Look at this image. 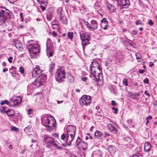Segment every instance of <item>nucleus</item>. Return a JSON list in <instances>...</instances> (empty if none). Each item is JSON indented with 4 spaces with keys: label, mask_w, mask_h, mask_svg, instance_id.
I'll list each match as a JSON object with an SVG mask.
<instances>
[{
    "label": "nucleus",
    "mask_w": 157,
    "mask_h": 157,
    "mask_svg": "<svg viewBox=\"0 0 157 157\" xmlns=\"http://www.w3.org/2000/svg\"><path fill=\"white\" fill-rule=\"evenodd\" d=\"M76 128L73 125H70L67 127V133L75 134Z\"/></svg>",
    "instance_id": "obj_13"
},
{
    "label": "nucleus",
    "mask_w": 157,
    "mask_h": 157,
    "mask_svg": "<svg viewBox=\"0 0 157 157\" xmlns=\"http://www.w3.org/2000/svg\"><path fill=\"white\" fill-rule=\"evenodd\" d=\"M52 16L51 13H49L47 14V18L48 21H51L52 19Z\"/></svg>",
    "instance_id": "obj_32"
},
{
    "label": "nucleus",
    "mask_w": 157,
    "mask_h": 157,
    "mask_svg": "<svg viewBox=\"0 0 157 157\" xmlns=\"http://www.w3.org/2000/svg\"><path fill=\"white\" fill-rule=\"evenodd\" d=\"M21 101V98L20 97H17L13 100V102L15 105L19 104Z\"/></svg>",
    "instance_id": "obj_23"
},
{
    "label": "nucleus",
    "mask_w": 157,
    "mask_h": 157,
    "mask_svg": "<svg viewBox=\"0 0 157 157\" xmlns=\"http://www.w3.org/2000/svg\"><path fill=\"white\" fill-rule=\"evenodd\" d=\"M55 68V64L54 63H51L49 66V72L50 74L52 75L53 71Z\"/></svg>",
    "instance_id": "obj_21"
},
{
    "label": "nucleus",
    "mask_w": 157,
    "mask_h": 157,
    "mask_svg": "<svg viewBox=\"0 0 157 157\" xmlns=\"http://www.w3.org/2000/svg\"><path fill=\"white\" fill-rule=\"evenodd\" d=\"M128 80L126 78H124L123 81V85L125 86H127L128 84Z\"/></svg>",
    "instance_id": "obj_33"
},
{
    "label": "nucleus",
    "mask_w": 157,
    "mask_h": 157,
    "mask_svg": "<svg viewBox=\"0 0 157 157\" xmlns=\"http://www.w3.org/2000/svg\"><path fill=\"white\" fill-rule=\"evenodd\" d=\"M22 13H20V16L21 18V21H23V18L22 17Z\"/></svg>",
    "instance_id": "obj_60"
},
{
    "label": "nucleus",
    "mask_w": 157,
    "mask_h": 157,
    "mask_svg": "<svg viewBox=\"0 0 157 157\" xmlns=\"http://www.w3.org/2000/svg\"><path fill=\"white\" fill-rule=\"evenodd\" d=\"M144 94H146L147 95L148 97H149L150 96V94L147 93V90H146L145 92H144Z\"/></svg>",
    "instance_id": "obj_58"
},
{
    "label": "nucleus",
    "mask_w": 157,
    "mask_h": 157,
    "mask_svg": "<svg viewBox=\"0 0 157 157\" xmlns=\"http://www.w3.org/2000/svg\"><path fill=\"white\" fill-rule=\"evenodd\" d=\"M46 52L48 57H52L54 52V49H46Z\"/></svg>",
    "instance_id": "obj_24"
},
{
    "label": "nucleus",
    "mask_w": 157,
    "mask_h": 157,
    "mask_svg": "<svg viewBox=\"0 0 157 157\" xmlns=\"http://www.w3.org/2000/svg\"><path fill=\"white\" fill-rule=\"evenodd\" d=\"M152 117L150 115V116H149L148 117H146V119L148 120V119L151 120L152 119Z\"/></svg>",
    "instance_id": "obj_57"
},
{
    "label": "nucleus",
    "mask_w": 157,
    "mask_h": 157,
    "mask_svg": "<svg viewBox=\"0 0 157 157\" xmlns=\"http://www.w3.org/2000/svg\"><path fill=\"white\" fill-rule=\"evenodd\" d=\"M80 37L83 46H86L89 44L90 37L87 33H82L80 34Z\"/></svg>",
    "instance_id": "obj_9"
},
{
    "label": "nucleus",
    "mask_w": 157,
    "mask_h": 157,
    "mask_svg": "<svg viewBox=\"0 0 157 157\" xmlns=\"http://www.w3.org/2000/svg\"><path fill=\"white\" fill-rule=\"evenodd\" d=\"M151 148V145L148 142H146L144 144V150L147 152L149 151Z\"/></svg>",
    "instance_id": "obj_17"
},
{
    "label": "nucleus",
    "mask_w": 157,
    "mask_h": 157,
    "mask_svg": "<svg viewBox=\"0 0 157 157\" xmlns=\"http://www.w3.org/2000/svg\"><path fill=\"white\" fill-rule=\"evenodd\" d=\"M46 75L42 74L35 80L33 82V84L36 87H38L42 85V83L46 80Z\"/></svg>",
    "instance_id": "obj_7"
},
{
    "label": "nucleus",
    "mask_w": 157,
    "mask_h": 157,
    "mask_svg": "<svg viewBox=\"0 0 157 157\" xmlns=\"http://www.w3.org/2000/svg\"><path fill=\"white\" fill-rule=\"evenodd\" d=\"M82 79L83 81H85L87 80V78L84 76H83L82 77Z\"/></svg>",
    "instance_id": "obj_53"
},
{
    "label": "nucleus",
    "mask_w": 157,
    "mask_h": 157,
    "mask_svg": "<svg viewBox=\"0 0 157 157\" xmlns=\"http://www.w3.org/2000/svg\"><path fill=\"white\" fill-rule=\"evenodd\" d=\"M136 24L137 25H143V23L140 20H138L136 21Z\"/></svg>",
    "instance_id": "obj_37"
},
{
    "label": "nucleus",
    "mask_w": 157,
    "mask_h": 157,
    "mask_svg": "<svg viewBox=\"0 0 157 157\" xmlns=\"http://www.w3.org/2000/svg\"><path fill=\"white\" fill-rule=\"evenodd\" d=\"M105 135L104 136L105 137H106L107 136H109V133L107 132H105Z\"/></svg>",
    "instance_id": "obj_54"
},
{
    "label": "nucleus",
    "mask_w": 157,
    "mask_h": 157,
    "mask_svg": "<svg viewBox=\"0 0 157 157\" xmlns=\"http://www.w3.org/2000/svg\"><path fill=\"white\" fill-rule=\"evenodd\" d=\"M117 110L118 109L117 108H116L114 110V113L115 114H117Z\"/></svg>",
    "instance_id": "obj_62"
},
{
    "label": "nucleus",
    "mask_w": 157,
    "mask_h": 157,
    "mask_svg": "<svg viewBox=\"0 0 157 157\" xmlns=\"http://www.w3.org/2000/svg\"><path fill=\"white\" fill-rule=\"evenodd\" d=\"M150 64H149V67H152L153 66V65H154V63H153L152 62H150Z\"/></svg>",
    "instance_id": "obj_56"
},
{
    "label": "nucleus",
    "mask_w": 157,
    "mask_h": 157,
    "mask_svg": "<svg viewBox=\"0 0 157 157\" xmlns=\"http://www.w3.org/2000/svg\"><path fill=\"white\" fill-rule=\"evenodd\" d=\"M31 127L30 126L28 125L24 129L25 132L26 133H28L30 132V128Z\"/></svg>",
    "instance_id": "obj_30"
},
{
    "label": "nucleus",
    "mask_w": 157,
    "mask_h": 157,
    "mask_svg": "<svg viewBox=\"0 0 157 157\" xmlns=\"http://www.w3.org/2000/svg\"><path fill=\"white\" fill-rule=\"evenodd\" d=\"M46 49H54L53 46V43L50 40V39L48 38L46 42Z\"/></svg>",
    "instance_id": "obj_18"
},
{
    "label": "nucleus",
    "mask_w": 157,
    "mask_h": 157,
    "mask_svg": "<svg viewBox=\"0 0 157 157\" xmlns=\"http://www.w3.org/2000/svg\"><path fill=\"white\" fill-rule=\"evenodd\" d=\"M10 11L4 8L3 9L0 10V17H2L3 22H5L6 19L9 18Z\"/></svg>",
    "instance_id": "obj_8"
},
{
    "label": "nucleus",
    "mask_w": 157,
    "mask_h": 157,
    "mask_svg": "<svg viewBox=\"0 0 157 157\" xmlns=\"http://www.w3.org/2000/svg\"><path fill=\"white\" fill-rule=\"evenodd\" d=\"M91 102V97L87 95H83L79 100L80 104L83 106L90 105Z\"/></svg>",
    "instance_id": "obj_6"
},
{
    "label": "nucleus",
    "mask_w": 157,
    "mask_h": 157,
    "mask_svg": "<svg viewBox=\"0 0 157 157\" xmlns=\"http://www.w3.org/2000/svg\"><path fill=\"white\" fill-rule=\"evenodd\" d=\"M62 8L61 7H59L57 9V13L60 16L63 15L62 13Z\"/></svg>",
    "instance_id": "obj_29"
},
{
    "label": "nucleus",
    "mask_w": 157,
    "mask_h": 157,
    "mask_svg": "<svg viewBox=\"0 0 157 157\" xmlns=\"http://www.w3.org/2000/svg\"><path fill=\"white\" fill-rule=\"evenodd\" d=\"M128 96L132 99H135V97H134V93L132 94L130 93H129L128 94Z\"/></svg>",
    "instance_id": "obj_36"
},
{
    "label": "nucleus",
    "mask_w": 157,
    "mask_h": 157,
    "mask_svg": "<svg viewBox=\"0 0 157 157\" xmlns=\"http://www.w3.org/2000/svg\"><path fill=\"white\" fill-rule=\"evenodd\" d=\"M83 142L82 140L79 137H78L76 141V144L78 147H79V146L81 145L80 144Z\"/></svg>",
    "instance_id": "obj_28"
},
{
    "label": "nucleus",
    "mask_w": 157,
    "mask_h": 157,
    "mask_svg": "<svg viewBox=\"0 0 157 157\" xmlns=\"http://www.w3.org/2000/svg\"><path fill=\"white\" fill-rule=\"evenodd\" d=\"M132 157H142V155L140 154L133 155Z\"/></svg>",
    "instance_id": "obj_42"
},
{
    "label": "nucleus",
    "mask_w": 157,
    "mask_h": 157,
    "mask_svg": "<svg viewBox=\"0 0 157 157\" xmlns=\"http://www.w3.org/2000/svg\"><path fill=\"white\" fill-rule=\"evenodd\" d=\"M108 7L109 9H111L112 10L111 11L112 12H113L114 11V7L112 5L111 6V8H110V7H109V6H108Z\"/></svg>",
    "instance_id": "obj_41"
},
{
    "label": "nucleus",
    "mask_w": 157,
    "mask_h": 157,
    "mask_svg": "<svg viewBox=\"0 0 157 157\" xmlns=\"http://www.w3.org/2000/svg\"><path fill=\"white\" fill-rule=\"evenodd\" d=\"M26 46L31 56H32L33 54H36L40 52L39 44L33 40H29Z\"/></svg>",
    "instance_id": "obj_2"
},
{
    "label": "nucleus",
    "mask_w": 157,
    "mask_h": 157,
    "mask_svg": "<svg viewBox=\"0 0 157 157\" xmlns=\"http://www.w3.org/2000/svg\"><path fill=\"white\" fill-rule=\"evenodd\" d=\"M66 73L63 69H58L56 73L55 78L56 81L59 82L63 81L65 78Z\"/></svg>",
    "instance_id": "obj_5"
},
{
    "label": "nucleus",
    "mask_w": 157,
    "mask_h": 157,
    "mask_svg": "<svg viewBox=\"0 0 157 157\" xmlns=\"http://www.w3.org/2000/svg\"><path fill=\"white\" fill-rule=\"evenodd\" d=\"M136 56L137 59H141V56L140 53H136Z\"/></svg>",
    "instance_id": "obj_35"
},
{
    "label": "nucleus",
    "mask_w": 157,
    "mask_h": 157,
    "mask_svg": "<svg viewBox=\"0 0 157 157\" xmlns=\"http://www.w3.org/2000/svg\"><path fill=\"white\" fill-rule=\"evenodd\" d=\"M41 122L44 125L50 129H53L56 127V122L53 118L45 117L41 120Z\"/></svg>",
    "instance_id": "obj_4"
},
{
    "label": "nucleus",
    "mask_w": 157,
    "mask_h": 157,
    "mask_svg": "<svg viewBox=\"0 0 157 157\" xmlns=\"http://www.w3.org/2000/svg\"><path fill=\"white\" fill-rule=\"evenodd\" d=\"M63 101H59L57 100V103L58 104H59L60 103H62L63 102Z\"/></svg>",
    "instance_id": "obj_63"
},
{
    "label": "nucleus",
    "mask_w": 157,
    "mask_h": 157,
    "mask_svg": "<svg viewBox=\"0 0 157 157\" xmlns=\"http://www.w3.org/2000/svg\"><path fill=\"white\" fill-rule=\"evenodd\" d=\"M32 112V110L31 109H29L28 110V114L29 115L31 114Z\"/></svg>",
    "instance_id": "obj_51"
},
{
    "label": "nucleus",
    "mask_w": 157,
    "mask_h": 157,
    "mask_svg": "<svg viewBox=\"0 0 157 157\" xmlns=\"http://www.w3.org/2000/svg\"><path fill=\"white\" fill-rule=\"evenodd\" d=\"M94 136L96 138L100 139L102 137V133L99 131H97L94 133Z\"/></svg>",
    "instance_id": "obj_20"
},
{
    "label": "nucleus",
    "mask_w": 157,
    "mask_h": 157,
    "mask_svg": "<svg viewBox=\"0 0 157 157\" xmlns=\"http://www.w3.org/2000/svg\"><path fill=\"white\" fill-rule=\"evenodd\" d=\"M6 113L8 116L12 117L15 114V112L13 109L7 110Z\"/></svg>",
    "instance_id": "obj_25"
},
{
    "label": "nucleus",
    "mask_w": 157,
    "mask_h": 157,
    "mask_svg": "<svg viewBox=\"0 0 157 157\" xmlns=\"http://www.w3.org/2000/svg\"><path fill=\"white\" fill-rule=\"evenodd\" d=\"M13 59V58L12 57H10L8 59V61L10 63H11L12 62V60Z\"/></svg>",
    "instance_id": "obj_50"
},
{
    "label": "nucleus",
    "mask_w": 157,
    "mask_h": 157,
    "mask_svg": "<svg viewBox=\"0 0 157 157\" xmlns=\"http://www.w3.org/2000/svg\"><path fill=\"white\" fill-rule=\"evenodd\" d=\"M134 97L136 98V97H138L139 96V93H134Z\"/></svg>",
    "instance_id": "obj_52"
},
{
    "label": "nucleus",
    "mask_w": 157,
    "mask_h": 157,
    "mask_svg": "<svg viewBox=\"0 0 157 157\" xmlns=\"http://www.w3.org/2000/svg\"><path fill=\"white\" fill-rule=\"evenodd\" d=\"M113 148H114V147H113V145H110L109 147V150L110 151L112 152V149Z\"/></svg>",
    "instance_id": "obj_46"
},
{
    "label": "nucleus",
    "mask_w": 157,
    "mask_h": 157,
    "mask_svg": "<svg viewBox=\"0 0 157 157\" xmlns=\"http://www.w3.org/2000/svg\"><path fill=\"white\" fill-rule=\"evenodd\" d=\"M14 45L15 47L19 50L21 51L22 50L23 48L22 44L18 40H16V41H15Z\"/></svg>",
    "instance_id": "obj_19"
},
{
    "label": "nucleus",
    "mask_w": 157,
    "mask_h": 157,
    "mask_svg": "<svg viewBox=\"0 0 157 157\" xmlns=\"http://www.w3.org/2000/svg\"><path fill=\"white\" fill-rule=\"evenodd\" d=\"M107 127L109 130L113 133L116 134L118 131L115 127L111 124H108L107 125Z\"/></svg>",
    "instance_id": "obj_15"
},
{
    "label": "nucleus",
    "mask_w": 157,
    "mask_h": 157,
    "mask_svg": "<svg viewBox=\"0 0 157 157\" xmlns=\"http://www.w3.org/2000/svg\"><path fill=\"white\" fill-rule=\"evenodd\" d=\"M60 19V21L63 24H66L67 23V19L66 17L63 15L59 16Z\"/></svg>",
    "instance_id": "obj_22"
},
{
    "label": "nucleus",
    "mask_w": 157,
    "mask_h": 157,
    "mask_svg": "<svg viewBox=\"0 0 157 157\" xmlns=\"http://www.w3.org/2000/svg\"><path fill=\"white\" fill-rule=\"evenodd\" d=\"M52 34L54 37H56L57 36L56 33L54 31H53Z\"/></svg>",
    "instance_id": "obj_55"
},
{
    "label": "nucleus",
    "mask_w": 157,
    "mask_h": 157,
    "mask_svg": "<svg viewBox=\"0 0 157 157\" xmlns=\"http://www.w3.org/2000/svg\"><path fill=\"white\" fill-rule=\"evenodd\" d=\"M11 130H13L16 132H17L19 131L18 129L15 127H13L12 128H11Z\"/></svg>",
    "instance_id": "obj_40"
},
{
    "label": "nucleus",
    "mask_w": 157,
    "mask_h": 157,
    "mask_svg": "<svg viewBox=\"0 0 157 157\" xmlns=\"http://www.w3.org/2000/svg\"><path fill=\"white\" fill-rule=\"evenodd\" d=\"M43 142L44 143L46 144V146L49 148L52 146H54L58 149H61L62 148L61 147L58 146L55 143L53 138L48 136H44Z\"/></svg>",
    "instance_id": "obj_3"
},
{
    "label": "nucleus",
    "mask_w": 157,
    "mask_h": 157,
    "mask_svg": "<svg viewBox=\"0 0 157 157\" xmlns=\"http://www.w3.org/2000/svg\"><path fill=\"white\" fill-rule=\"evenodd\" d=\"M43 71L40 68L39 66L37 65L32 71V76L34 78L37 76L39 74L42 72Z\"/></svg>",
    "instance_id": "obj_11"
},
{
    "label": "nucleus",
    "mask_w": 157,
    "mask_h": 157,
    "mask_svg": "<svg viewBox=\"0 0 157 157\" xmlns=\"http://www.w3.org/2000/svg\"><path fill=\"white\" fill-rule=\"evenodd\" d=\"M101 26L102 28L103 29L106 30L107 29L108 26V22L107 21L106 18H104L102 19L101 21Z\"/></svg>",
    "instance_id": "obj_14"
},
{
    "label": "nucleus",
    "mask_w": 157,
    "mask_h": 157,
    "mask_svg": "<svg viewBox=\"0 0 157 157\" xmlns=\"http://www.w3.org/2000/svg\"><path fill=\"white\" fill-rule=\"evenodd\" d=\"M144 83H149V81L148 79L147 78H146L144 80Z\"/></svg>",
    "instance_id": "obj_49"
},
{
    "label": "nucleus",
    "mask_w": 157,
    "mask_h": 157,
    "mask_svg": "<svg viewBox=\"0 0 157 157\" xmlns=\"http://www.w3.org/2000/svg\"><path fill=\"white\" fill-rule=\"evenodd\" d=\"M8 71V69L7 68H4L3 69V72H5L6 71Z\"/></svg>",
    "instance_id": "obj_61"
},
{
    "label": "nucleus",
    "mask_w": 157,
    "mask_h": 157,
    "mask_svg": "<svg viewBox=\"0 0 157 157\" xmlns=\"http://www.w3.org/2000/svg\"><path fill=\"white\" fill-rule=\"evenodd\" d=\"M84 24L89 29V26H90V23L86 21H84Z\"/></svg>",
    "instance_id": "obj_38"
},
{
    "label": "nucleus",
    "mask_w": 157,
    "mask_h": 157,
    "mask_svg": "<svg viewBox=\"0 0 157 157\" xmlns=\"http://www.w3.org/2000/svg\"><path fill=\"white\" fill-rule=\"evenodd\" d=\"M40 8L42 9L43 11H44V10H45V7L43 6H41Z\"/></svg>",
    "instance_id": "obj_59"
},
{
    "label": "nucleus",
    "mask_w": 157,
    "mask_h": 157,
    "mask_svg": "<svg viewBox=\"0 0 157 157\" xmlns=\"http://www.w3.org/2000/svg\"><path fill=\"white\" fill-rule=\"evenodd\" d=\"M75 135V134L67 133V138L66 142L68 145H71V143L73 141Z\"/></svg>",
    "instance_id": "obj_12"
},
{
    "label": "nucleus",
    "mask_w": 157,
    "mask_h": 157,
    "mask_svg": "<svg viewBox=\"0 0 157 157\" xmlns=\"http://www.w3.org/2000/svg\"><path fill=\"white\" fill-rule=\"evenodd\" d=\"M138 33V31L136 30H134L132 31V34L134 35H136Z\"/></svg>",
    "instance_id": "obj_44"
},
{
    "label": "nucleus",
    "mask_w": 157,
    "mask_h": 157,
    "mask_svg": "<svg viewBox=\"0 0 157 157\" xmlns=\"http://www.w3.org/2000/svg\"><path fill=\"white\" fill-rule=\"evenodd\" d=\"M67 36L69 38L72 39L73 36V33L69 32L68 33Z\"/></svg>",
    "instance_id": "obj_34"
},
{
    "label": "nucleus",
    "mask_w": 157,
    "mask_h": 157,
    "mask_svg": "<svg viewBox=\"0 0 157 157\" xmlns=\"http://www.w3.org/2000/svg\"><path fill=\"white\" fill-rule=\"evenodd\" d=\"M19 71L22 74H24V70L23 67H21L19 69Z\"/></svg>",
    "instance_id": "obj_39"
},
{
    "label": "nucleus",
    "mask_w": 157,
    "mask_h": 157,
    "mask_svg": "<svg viewBox=\"0 0 157 157\" xmlns=\"http://www.w3.org/2000/svg\"><path fill=\"white\" fill-rule=\"evenodd\" d=\"M111 105L113 106H116L117 105V103L115 102L114 101L112 100L111 101Z\"/></svg>",
    "instance_id": "obj_45"
},
{
    "label": "nucleus",
    "mask_w": 157,
    "mask_h": 157,
    "mask_svg": "<svg viewBox=\"0 0 157 157\" xmlns=\"http://www.w3.org/2000/svg\"><path fill=\"white\" fill-rule=\"evenodd\" d=\"M10 103V102L9 101H8L6 100H5L4 101H1L0 104L1 105H3L5 104H6L8 105H9Z\"/></svg>",
    "instance_id": "obj_31"
},
{
    "label": "nucleus",
    "mask_w": 157,
    "mask_h": 157,
    "mask_svg": "<svg viewBox=\"0 0 157 157\" xmlns=\"http://www.w3.org/2000/svg\"><path fill=\"white\" fill-rule=\"evenodd\" d=\"M98 23L94 20H92L90 22V26H89V30L90 31H94L98 28Z\"/></svg>",
    "instance_id": "obj_10"
},
{
    "label": "nucleus",
    "mask_w": 157,
    "mask_h": 157,
    "mask_svg": "<svg viewBox=\"0 0 157 157\" xmlns=\"http://www.w3.org/2000/svg\"><path fill=\"white\" fill-rule=\"evenodd\" d=\"M92 157H101L100 154L98 151H94L92 154Z\"/></svg>",
    "instance_id": "obj_27"
},
{
    "label": "nucleus",
    "mask_w": 157,
    "mask_h": 157,
    "mask_svg": "<svg viewBox=\"0 0 157 157\" xmlns=\"http://www.w3.org/2000/svg\"><path fill=\"white\" fill-rule=\"evenodd\" d=\"M145 70H140L139 71V73L140 74H143L145 71Z\"/></svg>",
    "instance_id": "obj_47"
},
{
    "label": "nucleus",
    "mask_w": 157,
    "mask_h": 157,
    "mask_svg": "<svg viewBox=\"0 0 157 157\" xmlns=\"http://www.w3.org/2000/svg\"><path fill=\"white\" fill-rule=\"evenodd\" d=\"M90 70L92 75L95 79L98 82L100 80V76L102 72L101 68L99 63L97 62H93L90 67Z\"/></svg>",
    "instance_id": "obj_1"
},
{
    "label": "nucleus",
    "mask_w": 157,
    "mask_h": 157,
    "mask_svg": "<svg viewBox=\"0 0 157 157\" xmlns=\"http://www.w3.org/2000/svg\"><path fill=\"white\" fill-rule=\"evenodd\" d=\"M120 5L127 6L129 5L128 0H116Z\"/></svg>",
    "instance_id": "obj_16"
},
{
    "label": "nucleus",
    "mask_w": 157,
    "mask_h": 157,
    "mask_svg": "<svg viewBox=\"0 0 157 157\" xmlns=\"http://www.w3.org/2000/svg\"><path fill=\"white\" fill-rule=\"evenodd\" d=\"M66 136L64 134H62L61 136V140H64V139L66 138Z\"/></svg>",
    "instance_id": "obj_43"
},
{
    "label": "nucleus",
    "mask_w": 157,
    "mask_h": 157,
    "mask_svg": "<svg viewBox=\"0 0 157 157\" xmlns=\"http://www.w3.org/2000/svg\"><path fill=\"white\" fill-rule=\"evenodd\" d=\"M148 24L150 26H151L153 25L154 23L153 22L152 20H150L148 22Z\"/></svg>",
    "instance_id": "obj_48"
},
{
    "label": "nucleus",
    "mask_w": 157,
    "mask_h": 157,
    "mask_svg": "<svg viewBox=\"0 0 157 157\" xmlns=\"http://www.w3.org/2000/svg\"><path fill=\"white\" fill-rule=\"evenodd\" d=\"M9 148L10 149H12L13 148L12 145H11V144L9 146Z\"/></svg>",
    "instance_id": "obj_64"
},
{
    "label": "nucleus",
    "mask_w": 157,
    "mask_h": 157,
    "mask_svg": "<svg viewBox=\"0 0 157 157\" xmlns=\"http://www.w3.org/2000/svg\"><path fill=\"white\" fill-rule=\"evenodd\" d=\"M80 144L79 147H82L83 150H85L87 149V144L86 143L83 142Z\"/></svg>",
    "instance_id": "obj_26"
}]
</instances>
